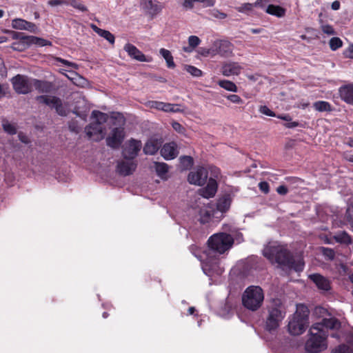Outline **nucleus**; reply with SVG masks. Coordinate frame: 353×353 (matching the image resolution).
Instances as JSON below:
<instances>
[{
	"mask_svg": "<svg viewBox=\"0 0 353 353\" xmlns=\"http://www.w3.org/2000/svg\"><path fill=\"white\" fill-rule=\"evenodd\" d=\"M208 243V249L203 252L205 259H203L202 269L205 274L210 272L220 274L223 270L218 266L216 257L232 248L234 239L230 234L224 232L216 233L209 238Z\"/></svg>",
	"mask_w": 353,
	"mask_h": 353,
	"instance_id": "1",
	"label": "nucleus"
},
{
	"mask_svg": "<svg viewBox=\"0 0 353 353\" xmlns=\"http://www.w3.org/2000/svg\"><path fill=\"white\" fill-rule=\"evenodd\" d=\"M263 254L272 263H276L285 270L301 272L303 270L304 263L301 257H294L285 246L277 243H270L265 247Z\"/></svg>",
	"mask_w": 353,
	"mask_h": 353,
	"instance_id": "2",
	"label": "nucleus"
},
{
	"mask_svg": "<svg viewBox=\"0 0 353 353\" xmlns=\"http://www.w3.org/2000/svg\"><path fill=\"white\" fill-rule=\"evenodd\" d=\"M328 332L323 329V325L314 323L309 330L308 338L305 344V349L309 353H319L327 347V338Z\"/></svg>",
	"mask_w": 353,
	"mask_h": 353,
	"instance_id": "3",
	"label": "nucleus"
},
{
	"mask_svg": "<svg viewBox=\"0 0 353 353\" xmlns=\"http://www.w3.org/2000/svg\"><path fill=\"white\" fill-rule=\"evenodd\" d=\"M285 309L280 299H273L267 306L265 329L268 331L276 330L285 316Z\"/></svg>",
	"mask_w": 353,
	"mask_h": 353,
	"instance_id": "4",
	"label": "nucleus"
},
{
	"mask_svg": "<svg viewBox=\"0 0 353 353\" xmlns=\"http://www.w3.org/2000/svg\"><path fill=\"white\" fill-rule=\"evenodd\" d=\"M309 310L307 307L299 304L296 310L288 323V331L292 335H300L305 330L308 324Z\"/></svg>",
	"mask_w": 353,
	"mask_h": 353,
	"instance_id": "5",
	"label": "nucleus"
},
{
	"mask_svg": "<svg viewBox=\"0 0 353 353\" xmlns=\"http://www.w3.org/2000/svg\"><path fill=\"white\" fill-rule=\"evenodd\" d=\"M264 294L259 286L251 285L242 294V303L249 310L256 311L263 304Z\"/></svg>",
	"mask_w": 353,
	"mask_h": 353,
	"instance_id": "6",
	"label": "nucleus"
},
{
	"mask_svg": "<svg viewBox=\"0 0 353 353\" xmlns=\"http://www.w3.org/2000/svg\"><path fill=\"white\" fill-rule=\"evenodd\" d=\"M32 79L25 75L17 74L12 77L11 82L17 93L26 94L32 90Z\"/></svg>",
	"mask_w": 353,
	"mask_h": 353,
	"instance_id": "7",
	"label": "nucleus"
},
{
	"mask_svg": "<svg viewBox=\"0 0 353 353\" xmlns=\"http://www.w3.org/2000/svg\"><path fill=\"white\" fill-rule=\"evenodd\" d=\"M36 100L42 104L49 106L50 108H54L56 112L60 116H66L67 112L63 105L61 100L55 96L50 95H40L36 97Z\"/></svg>",
	"mask_w": 353,
	"mask_h": 353,
	"instance_id": "8",
	"label": "nucleus"
},
{
	"mask_svg": "<svg viewBox=\"0 0 353 353\" xmlns=\"http://www.w3.org/2000/svg\"><path fill=\"white\" fill-rule=\"evenodd\" d=\"M141 148V142L135 139H131L126 143L123 148V156L124 159L132 160L135 158Z\"/></svg>",
	"mask_w": 353,
	"mask_h": 353,
	"instance_id": "9",
	"label": "nucleus"
},
{
	"mask_svg": "<svg viewBox=\"0 0 353 353\" xmlns=\"http://www.w3.org/2000/svg\"><path fill=\"white\" fill-rule=\"evenodd\" d=\"M233 45L228 41H216L213 44V54H218L223 57H229L232 54Z\"/></svg>",
	"mask_w": 353,
	"mask_h": 353,
	"instance_id": "10",
	"label": "nucleus"
},
{
	"mask_svg": "<svg viewBox=\"0 0 353 353\" xmlns=\"http://www.w3.org/2000/svg\"><path fill=\"white\" fill-rule=\"evenodd\" d=\"M208 179V172L203 167H199L195 171L190 172L188 181L190 184L201 186L205 184Z\"/></svg>",
	"mask_w": 353,
	"mask_h": 353,
	"instance_id": "11",
	"label": "nucleus"
},
{
	"mask_svg": "<svg viewBox=\"0 0 353 353\" xmlns=\"http://www.w3.org/2000/svg\"><path fill=\"white\" fill-rule=\"evenodd\" d=\"M124 137L123 130L115 128L112 130L111 134L107 137V145L112 148H117L121 144Z\"/></svg>",
	"mask_w": 353,
	"mask_h": 353,
	"instance_id": "12",
	"label": "nucleus"
},
{
	"mask_svg": "<svg viewBox=\"0 0 353 353\" xmlns=\"http://www.w3.org/2000/svg\"><path fill=\"white\" fill-rule=\"evenodd\" d=\"M243 67L237 62L225 61L222 64L221 72L225 77L239 75Z\"/></svg>",
	"mask_w": 353,
	"mask_h": 353,
	"instance_id": "13",
	"label": "nucleus"
},
{
	"mask_svg": "<svg viewBox=\"0 0 353 353\" xmlns=\"http://www.w3.org/2000/svg\"><path fill=\"white\" fill-rule=\"evenodd\" d=\"M12 28L16 30H28L32 33H36L37 31L34 23L19 18L12 20Z\"/></svg>",
	"mask_w": 353,
	"mask_h": 353,
	"instance_id": "14",
	"label": "nucleus"
},
{
	"mask_svg": "<svg viewBox=\"0 0 353 353\" xmlns=\"http://www.w3.org/2000/svg\"><path fill=\"white\" fill-rule=\"evenodd\" d=\"M137 168V164L129 159L121 161L118 163L117 171L123 176H128L132 174Z\"/></svg>",
	"mask_w": 353,
	"mask_h": 353,
	"instance_id": "15",
	"label": "nucleus"
},
{
	"mask_svg": "<svg viewBox=\"0 0 353 353\" xmlns=\"http://www.w3.org/2000/svg\"><path fill=\"white\" fill-rule=\"evenodd\" d=\"M123 49L133 59L141 62L149 61L145 56L135 46L131 43H126Z\"/></svg>",
	"mask_w": 353,
	"mask_h": 353,
	"instance_id": "16",
	"label": "nucleus"
},
{
	"mask_svg": "<svg viewBox=\"0 0 353 353\" xmlns=\"http://www.w3.org/2000/svg\"><path fill=\"white\" fill-rule=\"evenodd\" d=\"M309 278L315 283L319 290L324 291H328L330 290L331 286L330 281L322 275L319 274H310Z\"/></svg>",
	"mask_w": 353,
	"mask_h": 353,
	"instance_id": "17",
	"label": "nucleus"
},
{
	"mask_svg": "<svg viewBox=\"0 0 353 353\" xmlns=\"http://www.w3.org/2000/svg\"><path fill=\"white\" fill-rule=\"evenodd\" d=\"M161 154L166 160L174 159L178 154L176 145L173 142L165 144L161 150Z\"/></svg>",
	"mask_w": 353,
	"mask_h": 353,
	"instance_id": "18",
	"label": "nucleus"
},
{
	"mask_svg": "<svg viewBox=\"0 0 353 353\" xmlns=\"http://www.w3.org/2000/svg\"><path fill=\"white\" fill-rule=\"evenodd\" d=\"M217 191V183L215 179L210 178L206 187L200 190V194L206 199L213 197Z\"/></svg>",
	"mask_w": 353,
	"mask_h": 353,
	"instance_id": "19",
	"label": "nucleus"
},
{
	"mask_svg": "<svg viewBox=\"0 0 353 353\" xmlns=\"http://www.w3.org/2000/svg\"><path fill=\"white\" fill-rule=\"evenodd\" d=\"M162 142L157 139H150L145 144L143 152L145 154H154L161 146Z\"/></svg>",
	"mask_w": 353,
	"mask_h": 353,
	"instance_id": "20",
	"label": "nucleus"
},
{
	"mask_svg": "<svg viewBox=\"0 0 353 353\" xmlns=\"http://www.w3.org/2000/svg\"><path fill=\"white\" fill-rule=\"evenodd\" d=\"M339 94L343 101L348 104L353 105V84L341 87Z\"/></svg>",
	"mask_w": 353,
	"mask_h": 353,
	"instance_id": "21",
	"label": "nucleus"
},
{
	"mask_svg": "<svg viewBox=\"0 0 353 353\" xmlns=\"http://www.w3.org/2000/svg\"><path fill=\"white\" fill-rule=\"evenodd\" d=\"M86 134L89 138H92L94 135H97V139H102L104 136L103 128L99 123H91L85 128Z\"/></svg>",
	"mask_w": 353,
	"mask_h": 353,
	"instance_id": "22",
	"label": "nucleus"
},
{
	"mask_svg": "<svg viewBox=\"0 0 353 353\" xmlns=\"http://www.w3.org/2000/svg\"><path fill=\"white\" fill-rule=\"evenodd\" d=\"M52 83L46 81L32 79V88H34L39 92L48 93L52 90Z\"/></svg>",
	"mask_w": 353,
	"mask_h": 353,
	"instance_id": "23",
	"label": "nucleus"
},
{
	"mask_svg": "<svg viewBox=\"0 0 353 353\" xmlns=\"http://www.w3.org/2000/svg\"><path fill=\"white\" fill-rule=\"evenodd\" d=\"M214 214V211L212 207L203 206L199 210V221L203 224L208 223Z\"/></svg>",
	"mask_w": 353,
	"mask_h": 353,
	"instance_id": "24",
	"label": "nucleus"
},
{
	"mask_svg": "<svg viewBox=\"0 0 353 353\" xmlns=\"http://www.w3.org/2000/svg\"><path fill=\"white\" fill-rule=\"evenodd\" d=\"M323 325V329L327 332L328 329L337 330L341 327L340 321L334 317L324 318L319 323Z\"/></svg>",
	"mask_w": 353,
	"mask_h": 353,
	"instance_id": "25",
	"label": "nucleus"
},
{
	"mask_svg": "<svg viewBox=\"0 0 353 353\" xmlns=\"http://www.w3.org/2000/svg\"><path fill=\"white\" fill-rule=\"evenodd\" d=\"M91 28L96 33H97L99 36L106 39L109 43H110L111 44L114 43V36L110 32L101 29L94 24L91 25Z\"/></svg>",
	"mask_w": 353,
	"mask_h": 353,
	"instance_id": "26",
	"label": "nucleus"
},
{
	"mask_svg": "<svg viewBox=\"0 0 353 353\" xmlns=\"http://www.w3.org/2000/svg\"><path fill=\"white\" fill-rule=\"evenodd\" d=\"M163 8V6L158 1L148 0L146 3V8L148 10L149 14L152 17L159 14L162 11Z\"/></svg>",
	"mask_w": 353,
	"mask_h": 353,
	"instance_id": "27",
	"label": "nucleus"
},
{
	"mask_svg": "<svg viewBox=\"0 0 353 353\" xmlns=\"http://www.w3.org/2000/svg\"><path fill=\"white\" fill-rule=\"evenodd\" d=\"M231 200L228 195L220 198L216 203V209L221 212H226L230 207Z\"/></svg>",
	"mask_w": 353,
	"mask_h": 353,
	"instance_id": "28",
	"label": "nucleus"
},
{
	"mask_svg": "<svg viewBox=\"0 0 353 353\" xmlns=\"http://www.w3.org/2000/svg\"><path fill=\"white\" fill-rule=\"evenodd\" d=\"M200 43L201 39L197 36H190L188 37V46L183 47V50L185 52L190 53L200 44Z\"/></svg>",
	"mask_w": 353,
	"mask_h": 353,
	"instance_id": "29",
	"label": "nucleus"
},
{
	"mask_svg": "<svg viewBox=\"0 0 353 353\" xmlns=\"http://www.w3.org/2000/svg\"><path fill=\"white\" fill-rule=\"evenodd\" d=\"M263 1H265L266 3L267 0H256L254 3H243L241 5V7L237 8V10L240 12H245L247 11L252 10L254 6H259V7L263 8V7H264V5L263 3Z\"/></svg>",
	"mask_w": 353,
	"mask_h": 353,
	"instance_id": "30",
	"label": "nucleus"
},
{
	"mask_svg": "<svg viewBox=\"0 0 353 353\" xmlns=\"http://www.w3.org/2000/svg\"><path fill=\"white\" fill-rule=\"evenodd\" d=\"M313 107L318 112H331L332 110L330 103L325 101L314 102Z\"/></svg>",
	"mask_w": 353,
	"mask_h": 353,
	"instance_id": "31",
	"label": "nucleus"
},
{
	"mask_svg": "<svg viewBox=\"0 0 353 353\" xmlns=\"http://www.w3.org/2000/svg\"><path fill=\"white\" fill-rule=\"evenodd\" d=\"M159 52L165 60L168 68H174L175 67V63L171 52L168 50L164 48H161Z\"/></svg>",
	"mask_w": 353,
	"mask_h": 353,
	"instance_id": "32",
	"label": "nucleus"
},
{
	"mask_svg": "<svg viewBox=\"0 0 353 353\" xmlns=\"http://www.w3.org/2000/svg\"><path fill=\"white\" fill-rule=\"evenodd\" d=\"M266 12L272 15L281 17L285 14V9L279 6L269 5L266 8Z\"/></svg>",
	"mask_w": 353,
	"mask_h": 353,
	"instance_id": "33",
	"label": "nucleus"
},
{
	"mask_svg": "<svg viewBox=\"0 0 353 353\" xmlns=\"http://www.w3.org/2000/svg\"><path fill=\"white\" fill-rule=\"evenodd\" d=\"M334 239L341 243L350 244L352 242L350 236L345 231L339 232L334 236Z\"/></svg>",
	"mask_w": 353,
	"mask_h": 353,
	"instance_id": "34",
	"label": "nucleus"
},
{
	"mask_svg": "<svg viewBox=\"0 0 353 353\" xmlns=\"http://www.w3.org/2000/svg\"><path fill=\"white\" fill-rule=\"evenodd\" d=\"M154 168L157 175L161 178H163L168 171V165L165 163H154Z\"/></svg>",
	"mask_w": 353,
	"mask_h": 353,
	"instance_id": "35",
	"label": "nucleus"
},
{
	"mask_svg": "<svg viewBox=\"0 0 353 353\" xmlns=\"http://www.w3.org/2000/svg\"><path fill=\"white\" fill-rule=\"evenodd\" d=\"M92 117L96 120L95 123H99L100 125L103 123H105L108 118L107 114L97 110L92 111Z\"/></svg>",
	"mask_w": 353,
	"mask_h": 353,
	"instance_id": "36",
	"label": "nucleus"
},
{
	"mask_svg": "<svg viewBox=\"0 0 353 353\" xmlns=\"http://www.w3.org/2000/svg\"><path fill=\"white\" fill-rule=\"evenodd\" d=\"M180 165L182 170H188L193 165V159L190 156L181 157Z\"/></svg>",
	"mask_w": 353,
	"mask_h": 353,
	"instance_id": "37",
	"label": "nucleus"
},
{
	"mask_svg": "<svg viewBox=\"0 0 353 353\" xmlns=\"http://www.w3.org/2000/svg\"><path fill=\"white\" fill-rule=\"evenodd\" d=\"M220 87L230 92H236L237 91L236 85L232 81L228 80H221L218 82Z\"/></svg>",
	"mask_w": 353,
	"mask_h": 353,
	"instance_id": "38",
	"label": "nucleus"
},
{
	"mask_svg": "<svg viewBox=\"0 0 353 353\" xmlns=\"http://www.w3.org/2000/svg\"><path fill=\"white\" fill-rule=\"evenodd\" d=\"M14 39H20L22 40L26 41L28 43H37V41H41L40 39L33 37V36H24L23 33L21 32H14L13 35Z\"/></svg>",
	"mask_w": 353,
	"mask_h": 353,
	"instance_id": "39",
	"label": "nucleus"
},
{
	"mask_svg": "<svg viewBox=\"0 0 353 353\" xmlns=\"http://www.w3.org/2000/svg\"><path fill=\"white\" fill-rule=\"evenodd\" d=\"M2 127L5 132L9 134H15L17 129L14 124L10 123L8 120L3 119L2 121Z\"/></svg>",
	"mask_w": 353,
	"mask_h": 353,
	"instance_id": "40",
	"label": "nucleus"
},
{
	"mask_svg": "<svg viewBox=\"0 0 353 353\" xmlns=\"http://www.w3.org/2000/svg\"><path fill=\"white\" fill-rule=\"evenodd\" d=\"M184 68L188 73L194 77H199L202 76V71L193 65H185Z\"/></svg>",
	"mask_w": 353,
	"mask_h": 353,
	"instance_id": "41",
	"label": "nucleus"
},
{
	"mask_svg": "<svg viewBox=\"0 0 353 353\" xmlns=\"http://www.w3.org/2000/svg\"><path fill=\"white\" fill-rule=\"evenodd\" d=\"M72 74L74 77H68V79H70L75 85L78 86H83L85 83V79L79 76L77 73L72 72Z\"/></svg>",
	"mask_w": 353,
	"mask_h": 353,
	"instance_id": "42",
	"label": "nucleus"
},
{
	"mask_svg": "<svg viewBox=\"0 0 353 353\" xmlns=\"http://www.w3.org/2000/svg\"><path fill=\"white\" fill-rule=\"evenodd\" d=\"M65 5H70L81 12L87 11V8L78 0H66Z\"/></svg>",
	"mask_w": 353,
	"mask_h": 353,
	"instance_id": "43",
	"label": "nucleus"
},
{
	"mask_svg": "<svg viewBox=\"0 0 353 353\" xmlns=\"http://www.w3.org/2000/svg\"><path fill=\"white\" fill-rule=\"evenodd\" d=\"M161 110L172 112H178L181 111V110L179 108V105L166 103H163V105Z\"/></svg>",
	"mask_w": 353,
	"mask_h": 353,
	"instance_id": "44",
	"label": "nucleus"
},
{
	"mask_svg": "<svg viewBox=\"0 0 353 353\" xmlns=\"http://www.w3.org/2000/svg\"><path fill=\"white\" fill-rule=\"evenodd\" d=\"M330 47L332 50H336L342 46L343 42L338 37H332L330 40Z\"/></svg>",
	"mask_w": 353,
	"mask_h": 353,
	"instance_id": "45",
	"label": "nucleus"
},
{
	"mask_svg": "<svg viewBox=\"0 0 353 353\" xmlns=\"http://www.w3.org/2000/svg\"><path fill=\"white\" fill-rule=\"evenodd\" d=\"M322 253L329 260H334L335 257V252L330 248H322Z\"/></svg>",
	"mask_w": 353,
	"mask_h": 353,
	"instance_id": "46",
	"label": "nucleus"
},
{
	"mask_svg": "<svg viewBox=\"0 0 353 353\" xmlns=\"http://www.w3.org/2000/svg\"><path fill=\"white\" fill-rule=\"evenodd\" d=\"M210 14L216 19H223L227 17V14L224 12H221L217 9H213L210 11Z\"/></svg>",
	"mask_w": 353,
	"mask_h": 353,
	"instance_id": "47",
	"label": "nucleus"
},
{
	"mask_svg": "<svg viewBox=\"0 0 353 353\" xmlns=\"http://www.w3.org/2000/svg\"><path fill=\"white\" fill-rule=\"evenodd\" d=\"M259 111L266 116L269 117H276L275 113L272 111L268 106L266 105H261L259 107Z\"/></svg>",
	"mask_w": 353,
	"mask_h": 353,
	"instance_id": "48",
	"label": "nucleus"
},
{
	"mask_svg": "<svg viewBox=\"0 0 353 353\" xmlns=\"http://www.w3.org/2000/svg\"><path fill=\"white\" fill-rule=\"evenodd\" d=\"M226 98L235 104H242L243 102V99L237 94H230L226 96Z\"/></svg>",
	"mask_w": 353,
	"mask_h": 353,
	"instance_id": "49",
	"label": "nucleus"
},
{
	"mask_svg": "<svg viewBox=\"0 0 353 353\" xmlns=\"http://www.w3.org/2000/svg\"><path fill=\"white\" fill-rule=\"evenodd\" d=\"M334 353H352L351 349L346 345H341L334 350Z\"/></svg>",
	"mask_w": 353,
	"mask_h": 353,
	"instance_id": "50",
	"label": "nucleus"
},
{
	"mask_svg": "<svg viewBox=\"0 0 353 353\" xmlns=\"http://www.w3.org/2000/svg\"><path fill=\"white\" fill-rule=\"evenodd\" d=\"M148 104L149 106L152 108H155L157 110H161L163 105V102L152 101H149Z\"/></svg>",
	"mask_w": 353,
	"mask_h": 353,
	"instance_id": "51",
	"label": "nucleus"
},
{
	"mask_svg": "<svg viewBox=\"0 0 353 353\" xmlns=\"http://www.w3.org/2000/svg\"><path fill=\"white\" fill-rule=\"evenodd\" d=\"M322 31L328 35H334L335 34V32L333 29V28L330 25H324L321 27Z\"/></svg>",
	"mask_w": 353,
	"mask_h": 353,
	"instance_id": "52",
	"label": "nucleus"
},
{
	"mask_svg": "<svg viewBox=\"0 0 353 353\" xmlns=\"http://www.w3.org/2000/svg\"><path fill=\"white\" fill-rule=\"evenodd\" d=\"M259 187L261 191L264 192L265 194H268L269 192V184L265 181H261L259 183Z\"/></svg>",
	"mask_w": 353,
	"mask_h": 353,
	"instance_id": "53",
	"label": "nucleus"
},
{
	"mask_svg": "<svg viewBox=\"0 0 353 353\" xmlns=\"http://www.w3.org/2000/svg\"><path fill=\"white\" fill-rule=\"evenodd\" d=\"M66 0H50L48 4L50 6H57L62 4H65Z\"/></svg>",
	"mask_w": 353,
	"mask_h": 353,
	"instance_id": "54",
	"label": "nucleus"
},
{
	"mask_svg": "<svg viewBox=\"0 0 353 353\" xmlns=\"http://www.w3.org/2000/svg\"><path fill=\"white\" fill-rule=\"evenodd\" d=\"M276 192H278V194H279L281 195H285L288 193V190L287 187L285 185H279L276 188Z\"/></svg>",
	"mask_w": 353,
	"mask_h": 353,
	"instance_id": "55",
	"label": "nucleus"
},
{
	"mask_svg": "<svg viewBox=\"0 0 353 353\" xmlns=\"http://www.w3.org/2000/svg\"><path fill=\"white\" fill-rule=\"evenodd\" d=\"M346 57L353 59V44L350 45L345 52Z\"/></svg>",
	"mask_w": 353,
	"mask_h": 353,
	"instance_id": "56",
	"label": "nucleus"
},
{
	"mask_svg": "<svg viewBox=\"0 0 353 353\" xmlns=\"http://www.w3.org/2000/svg\"><path fill=\"white\" fill-rule=\"evenodd\" d=\"M196 0H184L183 6L185 8L192 9L193 8L194 2H196Z\"/></svg>",
	"mask_w": 353,
	"mask_h": 353,
	"instance_id": "57",
	"label": "nucleus"
},
{
	"mask_svg": "<svg viewBox=\"0 0 353 353\" xmlns=\"http://www.w3.org/2000/svg\"><path fill=\"white\" fill-rule=\"evenodd\" d=\"M57 61L63 63L64 65H68V66H71V67H73V68H77V64L74 63H72V62H70L67 60H65L63 59H61V58H58L57 59Z\"/></svg>",
	"mask_w": 353,
	"mask_h": 353,
	"instance_id": "58",
	"label": "nucleus"
},
{
	"mask_svg": "<svg viewBox=\"0 0 353 353\" xmlns=\"http://www.w3.org/2000/svg\"><path fill=\"white\" fill-rule=\"evenodd\" d=\"M299 125V123L297 121H289L288 123L285 124V126L288 128H294Z\"/></svg>",
	"mask_w": 353,
	"mask_h": 353,
	"instance_id": "59",
	"label": "nucleus"
},
{
	"mask_svg": "<svg viewBox=\"0 0 353 353\" xmlns=\"http://www.w3.org/2000/svg\"><path fill=\"white\" fill-rule=\"evenodd\" d=\"M331 8L334 10H338L340 8V2L339 1H334L332 3Z\"/></svg>",
	"mask_w": 353,
	"mask_h": 353,
	"instance_id": "60",
	"label": "nucleus"
},
{
	"mask_svg": "<svg viewBox=\"0 0 353 353\" xmlns=\"http://www.w3.org/2000/svg\"><path fill=\"white\" fill-rule=\"evenodd\" d=\"M277 117L279 119H281L286 121H291V120H292L291 117L288 114L279 115V116H277Z\"/></svg>",
	"mask_w": 353,
	"mask_h": 353,
	"instance_id": "61",
	"label": "nucleus"
},
{
	"mask_svg": "<svg viewBox=\"0 0 353 353\" xmlns=\"http://www.w3.org/2000/svg\"><path fill=\"white\" fill-rule=\"evenodd\" d=\"M204 6L206 7L213 6L215 3V0H205Z\"/></svg>",
	"mask_w": 353,
	"mask_h": 353,
	"instance_id": "62",
	"label": "nucleus"
},
{
	"mask_svg": "<svg viewBox=\"0 0 353 353\" xmlns=\"http://www.w3.org/2000/svg\"><path fill=\"white\" fill-rule=\"evenodd\" d=\"M6 94V88L5 87L0 84V98L4 97Z\"/></svg>",
	"mask_w": 353,
	"mask_h": 353,
	"instance_id": "63",
	"label": "nucleus"
},
{
	"mask_svg": "<svg viewBox=\"0 0 353 353\" xmlns=\"http://www.w3.org/2000/svg\"><path fill=\"white\" fill-rule=\"evenodd\" d=\"M212 50L213 47L210 50H203V52H201V54L203 56H207L212 52V54H213Z\"/></svg>",
	"mask_w": 353,
	"mask_h": 353,
	"instance_id": "64",
	"label": "nucleus"
}]
</instances>
